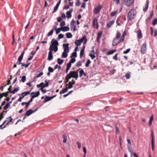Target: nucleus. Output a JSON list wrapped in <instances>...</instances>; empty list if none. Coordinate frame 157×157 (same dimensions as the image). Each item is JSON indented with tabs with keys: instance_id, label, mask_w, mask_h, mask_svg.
<instances>
[{
	"instance_id": "nucleus-1",
	"label": "nucleus",
	"mask_w": 157,
	"mask_h": 157,
	"mask_svg": "<svg viewBox=\"0 0 157 157\" xmlns=\"http://www.w3.org/2000/svg\"><path fill=\"white\" fill-rule=\"evenodd\" d=\"M59 45V43L57 40H52L51 44L49 48V50L54 51L56 52L58 50V46Z\"/></svg>"
},
{
	"instance_id": "nucleus-2",
	"label": "nucleus",
	"mask_w": 157,
	"mask_h": 157,
	"mask_svg": "<svg viewBox=\"0 0 157 157\" xmlns=\"http://www.w3.org/2000/svg\"><path fill=\"white\" fill-rule=\"evenodd\" d=\"M136 13V10L134 9L131 10L127 15L128 21L132 20L134 18V17Z\"/></svg>"
},
{
	"instance_id": "nucleus-3",
	"label": "nucleus",
	"mask_w": 157,
	"mask_h": 157,
	"mask_svg": "<svg viewBox=\"0 0 157 157\" xmlns=\"http://www.w3.org/2000/svg\"><path fill=\"white\" fill-rule=\"evenodd\" d=\"M38 109V108H37V109H36L35 110H33L32 109H29V110H27L25 114V116L27 117L29 116L33 113L36 111Z\"/></svg>"
},
{
	"instance_id": "nucleus-4",
	"label": "nucleus",
	"mask_w": 157,
	"mask_h": 157,
	"mask_svg": "<svg viewBox=\"0 0 157 157\" xmlns=\"http://www.w3.org/2000/svg\"><path fill=\"white\" fill-rule=\"evenodd\" d=\"M102 7L100 5L95 8L94 10V14H98L100 12Z\"/></svg>"
},
{
	"instance_id": "nucleus-5",
	"label": "nucleus",
	"mask_w": 157,
	"mask_h": 157,
	"mask_svg": "<svg viewBox=\"0 0 157 157\" xmlns=\"http://www.w3.org/2000/svg\"><path fill=\"white\" fill-rule=\"evenodd\" d=\"M70 74H71L73 78H75V80L77 79L78 78V72L76 71H70Z\"/></svg>"
},
{
	"instance_id": "nucleus-6",
	"label": "nucleus",
	"mask_w": 157,
	"mask_h": 157,
	"mask_svg": "<svg viewBox=\"0 0 157 157\" xmlns=\"http://www.w3.org/2000/svg\"><path fill=\"white\" fill-rule=\"evenodd\" d=\"M134 0H124L125 5L128 7H129L133 3Z\"/></svg>"
},
{
	"instance_id": "nucleus-7",
	"label": "nucleus",
	"mask_w": 157,
	"mask_h": 157,
	"mask_svg": "<svg viewBox=\"0 0 157 157\" xmlns=\"http://www.w3.org/2000/svg\"><path fill=\"white\" fill-rule=\"evenodd\" d=\"M31 97L34 99L35 98H36L39 96L40 94L39 91H38L36 92H32L30 93Z\"/></svg>"
},
{
	"instance_id": "nucleus-8",
	"label": "nucleus",
	"mask_w": 157,
	"mask_h": 157,
	"mask_svg": "<svg viewBox=\"0 0 157 157\" xmlns=\"http://www.w3.org/2000/svg\"><path fill=\"white\" fill-rule=\"evenodd\" d=\"M147 49L146 44V43L143 44L141 47V52L142 54H145V51Z\"/></svg>"
},
{
	"instance_id": "nucleus-9",
	"label": "nucleus",
	"mask_w": 157,
	"mask_h": 157,
	"mask_svg": "<svg viewBox=\"0 0 157 157\" xmlns=\"http://www.w3.org/2000/svg\"><path fill=\"white\" fill-rule=\"evenodd\" d=\"M93 24L94 27L97 29L98 28V19L96 18H94L93 20Z\"/></svg>"
},
{
	"instance_id": "nucleus-10",
	"label": "nucleus",
	"mask_w": 157,
	"mask_h": 157,
	"mask_svg": "<svg viewBox=\"0 0 157 157\" xmlns=\"http://www.w3.org/2000/svg\"><path fill=\"white\" fill-rule=\"evenodd\" d=\"M124 40H119V41L118 40H113L112 43V46H115L117 45L119 43L122 42L124 41Z\"/></svg>"
},
{
	"instance_id": "nucleus-11",
	"label": "nucleus",
	"mask_w": 157,
	"mask_h": 157,
	"mask_svg": "<svg viewBox=\"0 0 157 157\" xmlns=\"http://www.w3.org/2000/svg\"><path fill=\"white\" fill-rule=\"evenodd\" d=\"M52 51L49 50L48 53V56L47 59L48 61H50L53 58V56L52 55Z\"/></svg>"
},
{
	"instance_id": "nucleus-12",
	"label": "nucleus",
	"mask_w": 157,
	"mask_h": 157,
	"mask_svg": "<svg viewBox=\"0 0 157 157\" xmlns=\"http://www.w3.org/2000/svg\"><path fill=\"white\" fill-rule=\"evenodd\" d=\"M61 0H59V1L56 4L54 10H53V13H54L57 11V10L58 9L59 6L60 4L61 3Z\"/></svg>"
},
{
	"instance_id": "nucleus-13",
	"label": "nucleus",
	"mask_w": 157,
	"mask_h": 157,
	"mask_svg": "<svg viewBox=\"0 0 157 157\" xmlns=\"http://www.w3.org/2000/svg\"><path fill=\"white\" fill-rule=\"evenodd\" d=\"M73 11V9L70 10L69 11H67L66 13V16L67 18H70L71 17V13Z\"/></svg>"
},
{
	"instance_id": "nucleus-14",
	"label": "nucleus",
	"mask_w": 157,
	"mask_h": 157,
	"mask_svg": "<svg viewBox=\"0 0 157 157\" xmlns=\"http://www.w3.org/2000/svg\"><path fill=\"white\" fill-rule=\"evenodd\" d=\"M84 40H76L75 42V44L76 46H80L81 43L83 42Z\"/></svg>"
},
{
	"instance_id": "nucleus-15",
	"label": "nucleus",
	"mask_w": 157,
	"mask_h": 157,
	"mask_svg": "<svg viewBox=\"0 0 157 157\" xmlns=\"http://www.w3.org/2000/svg\"><path fill=\"white\" fill-rule=\"evenodd\" d=\"M79 77H82L83 75L84 76H86V74L84 73V71L82 69L79 71Z\"/></svg>"
},
{
	"instance_id": "nucleus-16",
	"label": "nucleus",
	"mask_w": 157,
	"mask_h": 157,
	"mask_svg": "<svg viewBox=\"0 0 157 157\" xmlns=\"http://www.w3.org/2000/svg\"><path fill=\"white\" fill-rule=\"evenodd\" d=\"M137 36L138 39H141L142 37V34L140 30L137 31Z\"/></svg>"
},
{
	"instance_id": "nucleus-17",
	"label": "nucleus",
	"mask_w": 157,
	"mask_h": 157,
	"mask_svg": "<svg viewBox=\"0 0 157 157\" xmlns=\"http://www.w3.org/2000/svg\"><path fill=\"white\" fill-rule=\"evenodd\" d=\"M146 3L145 5V7L143 9V11L145 12L147 10L148 8L149 1L148 0L146 1Z\"/></svg>"
},
{
	"instance_id": "nucleus-18",
	"label": "nucleus",
	"mask_w": 157,
	"mask_h": 157,
	"mask_svg": "<svg viewBox=\"0 0 157 157\" xmlns=\"http://www.w3.org/2000/svg\"><path fill=\"white\" fill-rule=\"evenodd\" d=\"M53 29L56 30V34H58L60 32V31L61 30V28H59L57 29L56 26H54L53 27Z\"/></svg>"
},
{
	"instance_id": "nucleus-19",
	"label": "nucleus",
	"mask_w": 157,
	"mask_h": 157,
	"mask_svg": "<svg viewBox=\"0 0 157 157\" xmlns=\"http://www.w3.org/2000/svg\"><path fill=\"white\" fill-rule=\"evenodd\" d=\"M61 30L63 32L68 31L69 30V28L68 27L65 26L61 28Z\"/></svg>"
},
{
	"instance_id": "nucleus-20",
	"label": "nucleus",
	"mask_w": 157,
	"mask_h": 157,
	"mask_svg": "<svg viewBox=\"0 0 157 157\" xmlns=\"http://www.w3.org/2000/svg\"><path fill=\"white\" fill-rule=\"evenodd\" d=\"M116 51V49L109 50L107 53L106 55H112L113 54L114 52H115Z\"/></svg>"
},
{
	"instance_id": "nucleus-21",
	"label": "nucleus",
	"mask_w": 157,
	"mask_h": 157,
	"mask_svg": "<svg viewBox=\"0 0 157 157\" xmlns=\"http://www.w3.org/2000/svg\"><path fill=\"white\" fill-rule=\"evenodd\" d=\"M45 100L44 101V103H45L51 100L50 97L46 95L45 96Z\"/></svg>"
},
{
	"instance_id": "nucleus-22",
	"label": "nucleus",
	"mask_w": 157,
	"mask_h": 157,
	"mask_svg": "<svg viewBox=\"0 0 157 157\" xmlns=\"http://www.w3.org/2000/svg\"><path fill=\"white\" fill-rule=\"evenodd\" d=\"M131 145H132L130 144H127V148L130 153H132V152H133L132 148Z\"/></svg>"
},
{
	"instance_id": "nucleus-23",
	"label": "nucleus",
	"mask_w": 157,
	"mask_h": 157,
	"mask_svg": "<svg viewBox=\"0 0 157 157\" xmlns=\"http://www.w3.org/2000/svg\"><path fill=\"white\" fill-rule=\"evenodd\" d=\"M102 33V32L101 31H100L98 33L97 39H99L101 37Z\"/></svg>"
},
{
	"instance_id": "nucleus-24",
	"label": "nucleus",
	"mask_w": 157,
	"mask_h": 157,
	"mask_svg": "<svg viewBox=\"0 0 157 157\" xmlns=\"http://www.w3.org/2000/svg\"><path fill=\"white\" fill-rule=\"evenodd\" d=\"M57 61L59 65H61L64 62L63 60L59 58H58Z\"/></svg>"
},
{
	"instance_id": "nucleus-25",
	"label": "nucleus",
	"mask_w": 157,
	"mask_h": 157,
	"mask_svg": "<svg viewBox=\"0 0 157 157\" xmlns=\"http://www.w3.org/2000/svg\"><path fill=\"white\" fill-rule=\"evenodd\" d=\"M44 86V83L43 82H42L40 83L39 84H37L36 85V87L38 88L40 87H41V88H44V87H43Z\"/></svg>"
},
{
	"instance_id": "nucleus-26",
	"label": "nucleus",
	"mask_w": 157,
	"mask_h": 157,
	"mask_svg": "<svg viewBox=\"0 0 157 157\" xmlns=\"http://www.w3.org/2000/svg\"><path fill=\"white\" fill-rule=\"evenodd\" d=\"M76 59L75 58H72L70 61L68 63V64L71 65V63H73L75 61Z\"/></svg>"
},
{
	"instance_id": "nucleus-27",
	"label": "nucleus",
	"mask_w": 157,
	"mask_h": 157,
	"mask_svg": "<svg viewBox=\"0 0 157 157\" xmlns=\"http://www.w3.org/2000/svg\"><path fill=\"white\" fill-rule=\"evenodd\" d=\"M153 115H151L150 118L149 123V125L150 126L152 124V121H153Z\"/></svg>"
},
{
	"instance_id": "nucleus-28",
	"label": "nucleus",
	"mask_w": 157,
	"mask_h": 157,
	"mask_svg": "<svg viewBox=\"0 0 157 157\" xmlns=\"http://www.w3.org/2000/svg\"><path fill=\"white\" fill-rule=\"evenodd\" d=\"M63 143H66L67 141V136L65 134H63Z\"/></svg>"
},
{
	"instance_id": "nucleus-29",
	"label": "nucleus",
	"mask_w": 157,
	"mask_h": 157,
	"mask_svg": "<svg viewBox=\"0 0 157 157\" xmlns=\"http://www.w3.org/2000/svg\"><path fill=\"white\" fill-rule=\"evenodd\" d=\"M114 23V21L113 20L109 22L107 24V26L108 27V29Z\"/></svg>"
},
{
	"instance_id": "nucleus-30",
	"label": "nucleus",
	"mask_w": 157,
	"mask_h": 157,
	"mask_svg": "<svg viewBox=\"0 0 157 157\" xmlns=\"http://www.w3.org/2000/svg\"><path fill=\"white\" fill-rule=\"evenodd\" d=\"M30 91H29L24 92L22 93L21 94L24 97L25 96L30 94Z\"/></svg>"
},
{
	"instance_id": "nucleus-31",
	"label": "nucleus",
	"mask_w": 157,
	"mask_h": 157,
	"mask_svg": "<svg viewBox=\"0 0 157 157\" xmlns=\"http://www.w3.org/2000/svg\"><path fill=\"white\" fill-rule=\"evenodd\" d=\"M73 76H72L71 74H70V72L67 74L65 78V79H68L69 80L71 78H72Z\"/></svg>"
},
{
	"instance_id": "nucleus-32",
	"label": "nucleus",
	"mask_w": 157,
	"mask_h": 157,
	"mask_svg": "<svg viewBox=\"0 0 157 157\" xmlns=\"http://www.w3.org/2000/svg\"><path fill=\"white\" fill-rule=\"evenodd\" d=\"M71 65L70 64H68V63H67V68L66 69V73H67L68 72V70H69V69H70V68L71 67Z\"/></svg>"
},
{
	"instance_id": "nucleus-33",
	"label": "nucleus",
	"mask_w": 157,
	"mask_h": 157,
	"mask_svg": "<svg viewBox=\"0 0 157 157\" xmlns=\"http://www.w3.org/2000/svg\"><path fill=\"white\" fill-rule=\"evenodd\" d=\"M127 33L126 30H124V32L122 35L121 36V38L120 39H124L125 36H126Z\"/></svg>"
},
{
	"instance_id": "nucleus-34",
	"label": "nucleus",
	"mask_w": 157,
	"mask_h": 157,
	"mask_svg": "<svg viewBox=\"0 0 157 157\" xmlns=\"http://www.w3.org/2000/svg\"><path fill=\"white\" fill-rule=\"evenodd\" d=\"M20 78H21V79L20 82L22 81L23 82H24L26 79V77L25 75L23 76H20Z\"/></svg>"
},
{
	"instance_id": "nucleus-35",
	"label": "nucleus",
	"mask_w": 157,
	"mask_h": 157,
	"mask_svg": "<svg viewBox=\"0 0 157 157\" xmlns=\"http://www.w3.org/2000/svg\"><path fill=\"white\" fill-rule=\"evenodd\" d=\"M19 90V87H17L15 88L12 91L11 93H12L13 94H15L16 92L18 91Z\"/></svg>"
},
{
	"instance_id": "nucleus-36",
	"label": "nucleus",
	"mask_w": 157,
	"mask_h": 157,
	"mask_svg": "<svg viewBox=\"0 0 157 157\" xmlns=\"http://www.w3.org/2000/svg\"><path fill=\"white\" fill-rule=\"evenodd\" d=\"M43 74V72H40L39 74L36 76H35L34 77V79H36L37 78H38L40 77H41L42 75Z\"/></svg>"
},
{
	"instance_id": "nucleus-37",
	"label": "nucleus",
	"mask_w": 157,
	"mask_h": 157,
	"mask_svg": "<svg viewBox=\"0 0 157 157\" xmlns=\"http://www.w3.org/2000/svg\"><path fill=\"white\" fill-rule=\"evenodd\" d=\"M66 37L67 38H70L72 37V34L70 33H68L66 34Z\"/></svg>"
},
{
	"instance_id": "nucleus-38",
	"label": "nucleus",
	"mask_w": 157,
	"mask_h": 157,
	"mask_svg": "<svg viewBox=\"0 0 157 157\" xmlns=\"http://www.w3.org/2000/svg\"><path fill=\"white\" fill-rule=\"evenodd\" d=\"M121 35V34L119 32L117 31L116 34V38L117 39H119L120 38V37Z\"/></svg>"
},
{
	"instance_id": "nucleus-39",
	"label": "nucleus",
	"mask_w": 157,
	"mask_h": 157,
	"mask_svg": "<svg viewBox=\"0 0 157 157\" xmlns=\"http://www.w3.org/2000/svg\"><path fill=\"white\" fill-rule=\"evenodd\" d=\"M9 93L8 92V91H7V92H4V93H0V94L1 95L3 96V97L4 96H5V97H7L8 96V94Z\"/></svg>"
},
{
	"instance_id": "nucleus-40",
	"label": "nucleus",
	"mask_w": 157,
	"mask_h": 157,
	"mask_svg": "<svg viewBox=\"0 0 157 157\" xmlns=\"http://www.w3.org/2000/svg\"><path fill=\"white\" fill-rule=\"evenodd\" d=\"M91 62L89 59H88L85 63V66L86 67H89V64Z\"/></svg>"
},
{
	"instance_id": "nucleus-41",
	"label": "nucleus",
	"mask_w": 157,
	"mask_h": 157,
	"mask_svg": "<svg viewBox=\"0 0 157 157\" xmlns=\"http://www.w3.org/2000/svg\"><path fill=\"white\" fill-rule=\"evenodd\" d=\"M7 112V111H3L2 113H1L0 114V116H1V117H0V121H1L2 119L4 117V116H3V113H6Z\"/></svg>"
},
{
	"instance_id": "nucleus-42",
	"label": "nucleus",
	"mask_w": 157,
	"mask_h": 157,
	"mask_svg": "<svg viewBox=\"0 0 157 157\" xmlns=\"http://www.w3.org/2000/svg\"><path fill=\"white\" fill-rule=\"evenodd\" d=\"M69 44L68 43L66 44H63V47L64 48H69Z\"/></svg>"
},
{
	"instance_id": "nucleus-43",
	"label": "nucleus",
	"mask_w": 157,
	"mask_h": 157,
	"mask_svg": "<svg viewBox=\"0 0 157 157\" xmlns=\"http://www.w3.org/2000/svg\"><path fill=\"white\" fill-rule=\"evenodd\" d=\"M82 65V64L81 63V61H79L77 62V63L76 65V66L79 67L81 66Z\"/></svg>"
},
{
	"instance_id": "nucleus-44",
	"label": "nucleus",
	"mask_w": 157,
	"mask_h": 157,
	"mask_svg": "<svg viewBox=\"0 0 157 157\" xmlns=\"http://www.w3.org/2000/svg\"><path fill=\"white\" fill-rule=\"evenodd\" d=\"M10 105L8 103H6L5 106L3 107V109L4 110H6L9 106H10Z\"/></svg>"
},
{
	"instance_id": "nucleus-45",
	"label": "nucleus",
	"mask_w": 157,
	"mask_h": 157,
	"mask_svg": "<svg viewBox=\"0 0 157 157\" xmlns=\"http://www.w3.org/2000/svg\"><path fill=\"white\" fill-rule=\"evenodd\" d=\"M67 56L68 54L67 53H64V52H63L62 54L61 57L63 58H66L67 57Z\"/></svg>"
},
{
	"instance_id": "nucleus-46",
	"label": "nucleus",
	"mask_w": 157,
	"mask_h": 157,
	"mask_svg": "<svg viewBox=\"0 0 157 157\" xmlns=\"http://www.w3.org/2000/svg\"><path fill=\"white\" fill-rule=\"evenodd\" d=\"M84 51L83 49H81L80 53V58H81L82 56H83L84 54Z\"/></svg>"
},
{
	"instance_id": "nucleus-47",
	"label": "nucleus",
	"mask_w": 157,
	"mask_h": 157,
	"mask_svg": "<svg viewBox=\"0 0 157 157\" xmlns=\"http://www.w3.org/2000/svg\"><path fill=\"white\" fill-rule=\"evenodd\" d=\"M116 128L115 133L116 134H117L119 132V128L117 127L116 125H115Z\"/></svg>"
},
{
	"instance_id": "nucleus-48",
	"label": "nucleus",
	"mask_w": 157,
	"mask_h": 157,
	"mask_svg": "<svg viewBox=\"0 0 157 157\" xmlns=\"http://www.w3.org/2000/svg\"><path fill=\"white\" fill-rule=\"evenodd\" d=\"M125 77L127 79H129L130 77V72L129 73H127L125 75Z\"/></svg>"
},
{
	"instance_id": "nucleus-49",
	"label": "nucleus",
	"mask_w": 157,
	"mask_h": 157,
	"mask_svg": "<svg viewBox=\"0 0 157 157\" xmlns=\"http://www.w3.org/2000/svg\"><path fill=\"white\" fill-rule=\"evenodd\" d=\"M54 70V69H53V68L50 67H49L48 68V71L51 73L53 72Z\"/></svg>"
},
{
	"instance_id": "nucleus-50",
	"label": "nucleus",
	"mask_w": 157,
	"mask_h": 157,
	"mask_svg": "<svg viewBox=\"0 0 157 157\" xmlns=\"http://www.w3.org/2000/svg\"><path fill=\"white\" fill-rule=\"evenodd\" d=\"M54 29L53 28V29L51 30V31L48 34V36H51L53 34L54 32Z\"/></svg>"
},
{
	"instance_id": "nucleus-51",
	"label": "nucleus",
	"mask_w": 157,
	"mask_h": 157,
	"mask_svg": "<svg viewBox=\"0 0 157 157\" xmlns=\"http://www.w3.org/2000/svg\"><path fill=\"white\" fill-rule=\"evenodd\" d=\"M69 86H68V87H67L69 89H71V88H72L73 87V85L72 84V83H71V82H69Z\"/></svg>"
},
{
	"instance_id": "nucleus-52",
	"label": "nucleus",
	"mask_w": 157,
	"mask_h": 157,
	"mask_svg": "<svg viewBox=\"0 0 157 157\" xmlns=\"http://www.w3.org/2000/svg\"><path fill=\"white\" fill-rule=\"evenodd\" d=\"M117 11H115L112 12L111 13V16L112 17H113L117 13Z\"/></svg>"
},
{
	"instance_id": "nucleus-53",
	"label": "nucleus",
	"mask_w": 157,
	"mask_h": 157,
	"mask_svg": "<svg viewBox=\"0 0 157 157\" xmlns=\"http://www.w3.org/2000/svg\"><path fill=\"white\" fill-rule=\"evenodd\" d=\"M130 48H128V49H126L125 51H123V53L124 54H126L130 52Z\"/></svg>"
},
{
	"instance_id": "nucleus-54",
	"label": "nucleus",
	"mask_w": 157,
	"mask_h": 157,
	"mask_svg": "<svg viewBox=\"0 0 157 157\" xmlns=\"http://www.w3.org/2000/svg\"><path fill=\"white\" fill-rule=\"evenodd\" d=\"M77 56V52H76V53H74V52H73L72 54V55L71 56L70 58H71L72 57H74L75 58H76Z\"/></svg>"
},
{
	"instance_id": "nucleus-55",
	"label": "nucleus",
	"mask_w": 157,
	"mask_h": 157,
	"mask_svg": "<svg viewBox=\"0 0 157 157\" xmlns=\"http://www.w3.org/2000/svg\"><path fill=\"white\" fill-rule=\"evenodd\" d=\"M89 56L91 58V59H94L96 57V56H95L93 54H89Z\"/></svg>"
},
{
	"instance_id": "nucleus-56",
	"label": "nucleus",
	"mask_w": 157,
	"mask_h": 157,
	"mask_svg": "<svg viewBox=\"0 0 157 157\" xmlns=\"http://www.w3.org/2000/svg\"><path fill=\"white\" fill-rule=\"evenodd\" d=\"M157 23V19H155L152 21V24L153 25H155Z\"/></svg>"
},
{
	"instance_id": "nucleus-57",
	"label": "nucleus",
	"mask_w": 157,
	"mask_h": 157,
	"mask_svg": "<svg viewBox=\"0 0 157 157\" xmlns=\"http://www.w3.org/2000/svg\"><path fill=\"white\" fill-rule=\"evenodd\" d=\"M118 55V53L116 54L113 57V59L114 60H117V56Z\"/></svg>"
},
{
	"instance_id": "nucleus-58",
	"label": "nucleus",
	"mask_w": 157,
	"mask_h": 157,
	"mask_svg": "<svg viewBox=\"0 0 157 157\" xmlns=\"http://www.w3.org/2000/svg\"><path fill=\"white\" fill-rule=\"evenodd\" d=\"M69 48H64V51L63 52L67 53L69 52Z\"/></svg>"
},
{
	"instance_id": "nucleus-59",
	"label": "nucleus",
	"mask_w": 157,
	"mask_h": 157,
	"mask_svg": "<svg viewBox=\"0 0 157 157\" xmlns=\"http://www.w3.org/2000/svg\"><path fill=\"white\" fill-rule=\"evenodd\" d=\"M151 141H154V135L153 132L152 131L151 132Z\"/></svg>"
},
{
	"instance_id": "nucleus-60",
	"label": "nucleus",
	"mask_w": 157,
	"mask_h": 157,
	"mask_svg": "<svg viewBox=\"0 0 157 157\" xmlns=\"http://www.w3.org/2000/svg\"><path fill=\"white\" fill-rule=\"evenodd\" d=\"M6 118H8L7 120H8V121H7V122H11L13 120V118L11 117V116H10V117H7Z\"/></svg>"
},
{
	"instance_id": "nucleus-61",
	"label": "nucleus",
	"mask_w": 157,
	"mask_h": 157,
	"mask_svg": "<svg viewBox=\"0 0 157 157\" xmlns=\"http://www.w3.org/2000/svg\"><path fill=\"white\" fill-rule=\"evenodd\" d=\"M12 87V85H11L9 86V87L8 88V92L11 93V92H12V90H11Z\"/></svg>"
},
{
	"instance_id": "nucleus-62",
	"label": "nucleus",
	"mask_w": 157,
	"mask_h": 157,
	"mask_svg": "<svg viewBox=\"0 0 157 157\" xmlns=\"http://www.w3.org/2000/svg\"><path fill=\"white\" fill-rule=\"evenodd\" d=\"M63 35L62 34H59L58 36V39H61L63 37Z\"/></svg>"
},
{
	"instance_id": "nucleus-63",
	"label": "nucleus",
	"mask_w": 157,
	"mask_h": 157,
	"mask_svg": "<svg viewBox=\"0 0 157 157\" xmlns=\"http://www.w3.org/2000/svg\"><path fill=\"white\" fill-rule=\"evenodd\" d=\"M68 89H69L67 87H66L65 89L63 90V93H66Z\"/></svg>"
},
{
	"instance_id": "nucleus-64",
	"label": "nucleus",
	"mask_w": 157,
	"mask_h": 157,
	"mask_svg": "<svg viewBox=\"0 0 157 157\" xmlns=\"http://www.w3.org/2000/svg\"><path fill=\"white\" fill-rule=\"evenodd\" d=\"M65 25V22L64 21L61 22L60 23V26L62 27L64 26Z\"/></svg>"
}]
</instances>
